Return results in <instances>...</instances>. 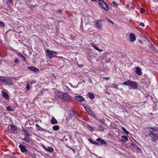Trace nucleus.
I'll list each match as a JSON object with an SVG mask.
<instances>
[{
    "label": "nucleus",
    "instance_id": "obj_1",
    "mask_svg": "<svg viewBox=\"0 0 158 158\" xmlns=\"http://www.w3.org/2000/svg\"><path fill=\"white\" fill-rule=\"evenodd\" d=\"M56 95L60 98L66 101H70L72 100V97L66 93H63L60 91L56 93Z\"/></svg>",
    "mask_w": 158,
    "mask_h": 158
},
{
    "label": "nucleus",
    "instance_id": "obj_2",
    "mask_svg": "<svg viewBox=\"0 0 158 158\" xmlns=\"http://www.w3.org/2000/svg\"><path fill=\"white\" fill-rule=\"evenodd\" d=\"M123 85L131 86L134 88H136L137 86L136 82L131 80H128L127 81L123 82Z\"/></svg>",
    "mask_w": 158,
    "mask_h": 158
},
{
    "label": "nucleus",
    "instance_id": "obj_3",
    "mask_svg": "<svg viewBox=\"0 0 158 158\" xmlns=\"http://www.w3.org/2000/svg\"><path fill=\"white\" fill-rule=\"evenodd\" d=\"M12 78L15 79L16 80L15 77H5V80L3 82V84L6 85H13L12 81Z\"/></svg>",
    "mask_w": 158,
    "mask_h": 158
},
{
    "label": "nucleus",
    "instance_id": "obj_4",
    "mask_svg": "<svg viewBox=\"0 0 158 158\" xmlns=\"http://www.w3.org/2000/svg\"><path fill=\"white\" fill-rule=\"evenodd\" d=\"M98 4L101 7L106 11L109 10V6L103 0H98Z\"/></svg>",
    "mask_w": 158,
    "mask_h": 158
},
{
    "label": "nucleus",
    "instance_id": "obj_5",
    "mask_svg": "<svg viewBox=\"0 0 158 158\" xmlns=\"http://www.w3.org/2000/svg\"><path fill=\"white\" fill-rule=\"evenodd\" d=\"M47 56H48L50 59L54 57L57 55V52L54 51H50L49 49H47L46 50Z\"/></svg>",
    "mask_w": 158,
    "mask_h": 158
},
{
    "label": "nucleus",
    "instance_id": "obj_6",
    "mask_svg": "<svg viewBox=\"0 0 158 158\" xmlns=\"http://www.w3.org/2000/svg\"><path fill=\"white\" fill-rule=\"evenodd\" d=\"M148 135L153 141H156L158 140V135L157 133L150 131V133H149Z\"/></svg>",
    "mask_w": 158,
    "mask_h": 158
},
{
    "label": "nucleus",
    "instance_id": "obj_7",
    "mask_svg": "<svg viewBox=\"0 0 158 158\" xmlns=\"http://www.w3.org/2000/svg\"><path fill=\"white\" fill-rule=\"evenodd\" d=\"M102 20H97L95 21V25L99 29H102Z\"/></svg>",
    "mask_w": 158,
    "mask_h": 158
},
{
    "label": "nucleus",
    "instance_id": "obj_8",
    "mask_svg": "<svg viewBox=\"0 0 158 158\" xmlns=\"http://www.w3.org/2000/svg\"><path fill=\"white\" fill-rule=\"evenodd\" d=\"M147 128L149 133H150V131H152V132L154 133H156L158 131V127H148Z\"/></svg>",
    "mask_w": 158,
    "mask_h": 158
},
{
    "label": "nucleus",
    "instance_id": "obj_9",
    "mask_svg": "<svg viewBox=\"0 0 158 158\" xmlns=\"http://www.w3.org/2000/svg\"><path fill=\"white\" fill-rule=\"evenodd\" d=\"M130 40L132 42H134L136 40L135 36V34L131 33L130 34Z\"/></svg>",
    "mask_w": 158,
    "mask_h": 158
},
{
    "label": "nucleus",
    "instance_id": "obj_10",
    "mask_svg": "<svg viewBox=\"0 0 158 158\" xmlns=\"http://www.w3.org/2000/svg\"><path fill=\"white\" fill-rule=\"evenodd\" d=\"M74 98L75 99L81 102L82 101H85L84 98H83V97L81 96H75L74 97Z\"/></svg>",
    "mask_w": 158,
    "mask_h": 158
},
{
    "label": "nucleus",
    "instance_id": "obj_11",
    "mask_svg": "<svg viewBox=\"0 0 158 158\" xmlns=\"http://www.w3.org/2000/svg\"><path fill=\"white\" fill-rule=\"evenodd\" d=\"M19 147L20 149L21 152H26L27 151V149L26 148L25 146H23L22 145H19Z\"/></svg>",
    "mask_w": 158,
    "mask_h": 158
},
{
    "label": "nucleus",
    "instance_id": "obj_12",
    "mask_svg": "<svg viewBox=\"0 0 158 158\" xmlns=\"http://www.w3.org/2000/svg\"><path fill=\"white\" fill-rule=\"evenodd\" d=\"M17 55L18 56H19L21 59V60L23 61H25L26 60V58L23 55H22L21 53L20 52H17Z\"/></svg>",
    "mask_w": 158,
    "mask_h": 158
},
{
    "label": "nucleus",
    "instance_id": "obj_13",
    "mask_svg": "<svg viewBox=\"0 0 158 158\" xmlns=\"http://www.w3.org/2000/svg\"><path fill=\"white\" fill-rule=\"evenodd\" d=\"M96 140L97 141L99 142L100 143H102L103 144H107V143H106V141H105L103 139H101L100 138H98L96 139Z\"/></svg>",
    "mask_w": 158,
    "mask_h": 158
},
{
    "label": "nucleus",
    "instance_id": "obj_14",
    "mask_svg": "<svg viewBox=\"0 0 158 158\" xmlns=\"http://www.w3.org/2000/svg\"><path fill=\"white\" fill-rule=\"evenodd\" d=\"M51 122L52 124H56L58 123V121L54 117H52V119L51 120Z\"/></svg>",
    "mask_w": 158,
    "mask_h": 158
},
{
    "label": "nucleus",
    "instance_id": "obj_15",
    "mask_svg": "<svg viewBox=\"0 0 158 158\" xmlns=\"http://www.w3.org/2000/svg\"><path fill=\"white\" fill-rule=\"evenodd\" d=\"M121 141L123 142H126L128 140V137L125 136L123 135L121 137Z\"/></svg>",
    "mask_w": 158,
    "mask_h": 158
},
{
    "label": "nucleus",
    "instance_id": "obj_16",
    "mask_svg": "<svg viewBox=\"0 0 158 158\" xmlns=\"http://www.w3.org/2000/svg\"><path fill=\"white\" fill-rule=\"evenodd\" d=\"M22 131L25 134L27 137H29L31 135L29 134L27 131L24 128L22 129Z\"/></svg>",
    "mask_w": 158,
    "mask_h": 158
},
{
    "label": "nucleus",
    "instance_id": "obj_17",
    "mask_svg": "<svg viewBox=\"0 0 158 158\" xmlns=\"http://www.w3.org/2000/svg\"><path fill=\"white\" fill-rule=\"evenodd\" d=\"M47 151L50 152H52L54 151L53 149L51 147H48V148H47L46 147L44 148Z\"/></svg>",
    "mask_w": 158,
    "mask_h": 158
},
{
    "label": "nucleus",
    "instance_id": "obj_18",
    "mask_svg": "<svg viewBox=\"0 0 158 158\" xmlns=\"http://www.w3.org/2000/svg\"><path fill=\"white\" fill-rule=\"evenodd\" d=\"M150 44H148V46L152 50H153L154 51H156V49L155 48V47L153 45L152 43L151 42H150Z\"/></svg>",
    "mask_w": 158,
    "mask_h": 158
},
{
    "label": "nucleus",
    "instance_id": "obj_19",
    "mask_svg": "<svg viewBox=\"0 0 158 158\" xmlns=\"http://www.w3.org/2000/svg\"><path fill=\"white\" fill-rule=\"evenodd\" d=\"M36 130L37 131H43L44 130L43 128H41L38 124L35 125Z\"/></svg>",
    "mask_w": 158,
    "mask_h": 158
},
{
    "label": "nucleus",
    "instance_id": "obj_20",
    "mask_svg": "<svg viewBox=\"0 0 158 158\" xmlns=\"http://www.w3.org/2000/svg\"><path fill=\"white\" fill-rule=\"evenodd\" d=\"M59 126L57 125H55L52 127V128L54 131L58 130L59 129Z\"/></svg>",
    "mask_w": 158,
    "mask_h": 158
},
{
    "label": "nucleus",
    "instance_id": "obj_21",
    "mask_svg": "<svg viewBox=\"0 0 158 158\" xmlns=\"http://www.w3.org/2000/svg\"><path fill=\"white\" fill-rule=\"evenodd\" d=\"M135 72L139 76L141 75L142 73L141 70H135Z\"/></svg>",
    "mask_w": 158,
    "mask_h": 158
},
{
    "label": "nucleus",
    "instance_id": "obj_22",
    "mask_svg": "<svg viewBox=\"0 0 158 158\" xmlns=\"http://www.w3.org/2000/svg\"><path fill=\"white\" fill-rule=\"evenodd\" d=\"M5 77H6L0 76V83L2 82L3 83Z\"/></svg>",
    "mask_w": 158,
    "mask_h": 158
},
{
    "label": "nucleus",
    "instance_id": "obj_23",
    "mask_svg": "<svg viewBox=\"0 0 158 158\" xmlns=\"http://www.w3.org/2000/svg\"><path fill=\"white\" fill-rule=\"evenodd\" d=\"M91 46H92L95 49L98 50L99 51H102V50L99 49L96 46V45H95L94 44H91Z\"/></svg>",
    "mask_w": 158,
    "mask_h": 158
},
{
    "label": "nucleus",
    "instance_id": "obj_24",
    "mask_svg": "<svg viewBox=\"0 0 158 158\" xmlns=\"http://www.w3.org/2000/svg\"><path fill=\"white\" fill-rule=\"evenodd\" d=\"M11 128L13 131H15L16 130L17 128L14 125H11Z\"/></svg>",
    "mask_w": 158,
    "mask_h": 158
},
{
    "label": "nucleus",
    "instance_id": "obj_25",
    "mask_svg": "<svg viewBox=\"0 0 158 158\" xmlns=\"http://www.w3.org/2000/svg\"><path fill=\"white\" fill-rule=\"evenodd\" d=\"M94 98V96L93 94L89 93V98L93 99Z\"/></svg>",
    "mask_w": 158,
    "mask_h": 158
},
{
    "label": "nucleus",
    "instance_id": "obj_26",
    "mask_svg": "<svg viewBox=\"0 0 158 158\" xmlns=\"http://www.w3.org/2000/svg\"><path fill=\"white\" fill-rule=\"evenodd\" d=\"M28 137H27L25 136L23 139L25 140L26 142H28L30 141V140Z\"/></svg>",
    "mask_w": 158,
    "mask_h": 158
},
{
    "label": "nucleus",
    "instance_id": "obj_27",
    "mask_svg": "<svg viewBox=\"0 0 158 158\" xmlns=\"http://www.w3.org/2000/svg\"><path fill=\"white\" fill-rule=\"evenodd\" d=\"M6 110L9 111H13V109L12 108H11V107L10 106H8L6 108Z\"/></svg>",
    "mask_w": 158,
    "mask_h": 158
},
{
    "label": "nucleus",
    "instance_id": "obj_28",
    "mask_svg": "<svg viewBox=\"0 0 158 158\" xmlns=\"http://www.w3.org/2000/svg\"><path fill=\"white\" fill-rule=\"evenodd\" d=\"M2 94L4 97H5L6 98H8L9 96L5 92L3 93Z\"/></svg>",
    "mask_w": 158,
    "mask_h": 158
},
{
    "label": "nucleus",
    "instance_id": "obj_29",
    "mask_svg": "<svg viewBox=\"0 0 158 158\" xmlns=\"http://www.w3.org/2000/svg\"><path fill=\"white\" fill-rule=\"evenodd\" d=\"M5 26V24L4 23L0 21V27H4Z\"/></svg>",
    "mask_w": 158,
    "mask_h": 158
},
{
    "label": "nucleus",
    "instance_id": "obj_30",
    "mask_svg": "<svg viewBox=\"0 0 158 158\" xmlns=\"http://www.w3.org/2000/svg\"><path fill=\"white\" fill-rule=\"evenodd\" d=\"M89 142H91L92 143L94 144H98V143L97 142L95 141H93V140L91 139H89Z\"/></svg>",
    "mask_w": 158,
    "mask_h": 158
},
{
    "label": "nucleus",
    "instance_id": "obj_31",
    "mask_svg": "<svg viewBox=\"0 0 158 158\" xmlns=\"http://www.w3.org/2000/svg\"><path fill=\"white\" fill-rule=\"evenodd\" d=\"M122 129L123 131L126 132L127 134H129V132L124 127H122Z\"/></svg>",
    "mask_w": 158,
    "mask_h": 158
},
{
    "label": "nucleus",
    "instance_id": "obj_32",
    "mask_svg": "<svg viewBox=\"0 0 158 158\" xmlns=\"http://www.w3.org/2000/svg\"><path fill=\"white\" fill-rule=\"evenodd\" d=\"M34 73H38L39 72V70H31Z\"/></svg>",
    "mask_w": 158,
    "mask_h": 158
},
{
    "label": "nucleus",
    "instance_id": "obj_33",
    "mask_svg": "<svg viewBox=\"0 0 158 158\" xmlns=\"http://www.w3.org/2000/svg\"><path fill=\"white\" fill-rule=\"evenodd\" d=\"M89 115H91L94 117H95V114L91 111L89 110Z\"/></svg>",
    "mask_w": 158,
    "mask_h": 158
},
{
    "label": "nucleus",
    "instance_id": "obj_34",
    "mask_svg": "<svg viewBox=\"0 0 158 158\" xmlns=\"http://www.w3.org/2000/svg\"><path fill=\"white\" fill-rule=\"evenodd\" d=\"M83 107L85 109V110L89 114V108L86 107L85 106H83Z\"/></svg>",
    "mask_w": 158,
    "mask_h": 158
},
{
    "label": "nucleus",
    "instance_id": "obj_35",
    "mask_svg": "<svg viewBox=\"0 0 158 158\" xmlns=\"http://www.w3.org/2000/svg\"><path fill=\"white\" fill-rule=\"evenodd\" d=\"M112 87H113L114 88H116L118 89V87L117 85L115 84H113L112 86Z\"/></svg>",
    "mask_w": 158,
    "mask_h": 158
},
{
    "label": "nucleus",
    "instance_id": "obj_36",
    "mask_svg": "<svg viewBox=\"0 0 158 158\" xmlns=\"http://www.w3.org/2000/svg\"><path fill=\"white\" fill-rule=\"evenodd\" d=\"M26 88L27 90L29 89H30V86L29 84L28 83H27V85L26 86Z\"/></svg>",
    "mask_w": 158,
    "mask_h": 158
},
{
    "label": "nucleus",
    "instance_id": "obj_37",
    "mask_svg": "<svg viewBox=\"0 0 158 158\" xmlns=\"http://www.w3.org/2000/svg\"><path fill=\"white\" fill-rule=\"evenodd\" d=\"M27 69H38L37 68H34L32 66H31L27 68Z\"/></svg>",
    "mask_w": 158,
    "mask_h": 158
},
{
    "label": "nucleus",
    "instance_id": "obj_38",
    "mask_svg": "<svg viewBox=\"0 0 158 158\" xmlns=\"http://www.w3.org/2000/svg\"><path fill=\"white\" fill-rule=\"evenodd\" d=\"M140 12L142 13H143L145 12V10L143 8H141L140 9Z\"/></svg>",
    "mask_w": 158,
    "mask_h": 158
},
{
    "label": "nucleus",
    "instance_id": "obj_39",
    "mask_svg": "<svg viewBox=\"0 0 158 158\" xmlns=\"http://www.w3.org/2000/svg\"><path fill=\"white\" fill-rule=\"evenodd\" d=\"M112 3L113 4H114V5L116 6V7H117L118 6V5L114 1H113L112 2Z\"/></svg>",
    "mask_w": 158,
    "mask_h": 158
},
{
    "label": "nucleus",
    "instance_id": "obj_40",
    "mask_svg": "<svg viewBox=\"0 0 158 158\" xmlns=\"http://www.w3.org/2000/svg\"><path fill=\"white\" fill-rule=\"evenodd\" d=\"M68 118L70 119L72 117V115L71 114H68Z\"/></svg>",
    "mask_w": 158,
    "mask_h": 158
},
{
    "label": "nucleus",
    "instance_id": "obj_41",
    "mask_svg": "<svg viewBox=\"0 0 158 158\" xmlns=\"http://www.w3.org/2000/svg\"><path fill=\"white\" fill-rule=\"evenodd\" d=\"M100 121L102 123L104 124L105 122L104 120L103 119H102V118H100Z\"/></svg>",
    "mask_w": 158,
    "mask_h": 158
},
{
    "label": "nucleus",
    "instance_id": "obj_42",
    "mask_svg": "<svg viewBox=\"0 0 158 158\" xmlns=\"http://www.w3.org/2000/svg\"><path fill=\"white\" fill-rule=\"evenodd\" d=\"M12 0H6V2L8 3H12Z\"/></svg>",
    "mask_w": 158,
    "mask_h": 158
},
{
    "label": "nucleus",
    "instance_id": "obj_43",
    "mask_svg": "<svg viewBox=\"0 0 158 158\" xmlns=\"http://www.w3.org/2000/svg\"><path fill=\"white\" fill-rule=\"evenodd\" d=\"M106 19L109 22L111 23L112 24H113V23H114V22H113L112 21H111L109 19L107 18Z\"/></svg>",
    "mask_w": 158,
    "mask_h": 158
},
{
    "label": "nucleus",
    "instance_id": "obj_44",
    "mask_svg": "<svg viewBox=\"0 0 158 158\" xmlns=\"http://www.w3.org/2000/svg\"><path fill=\"white\" fill-rule=\"evenodd\" d=\"M94 129H93V128L91 127H90L89 126V131H94Z\"/></svg>",
    "mask_w": 158,
    "mask_h": 158
},
{
    "label": "nucleus",
    "instance_id": "obj_45",
    "mask_svg": "<svg viewBox=\"0 0 158 158\" xmlns=\"http://www.w3.org/2000/svg\"><path fill=\"white\" fill-rule=\"evenodd\" d=\"M140 25L142 26L143 27H144V24L143 22H141L140 23Z\"/></svg>",
    "mask_w": 158,
    "mask_h": 158
},
{
    "label": "nucleus",
    "instance_id": "obj_46",
    "mask_svg": "<svg viewBox=\"0 0 158 158\" xmlns=\"http://www.w3.org/2000/svg\"><path fill=\"white\" fill-rule=\"evenodd\" d=\"M57 12L59 13H62V11L61 10H59L57 11Z\"/></svg>",
    "mask_w": 158,
    "mask_h": 158
},
{
    "label": "nucleus",
    "instance_id": "obj_47",
    "mask_svg": "<svg viewBox=\"0 0 158 158\" xmlns=\"http://www.w3.org/2000/svg\"><path fill=\"white\" fill-rule=\"evenodd\" d=\"M103 78L106 80H108L110 79L109 77H103Z\"/></svg>",
    "mask_w": 158,
    "mask_h": 158
},
{
    "label": "nucleus",
    "instance_id": "obj_48",
    "mask_svg": "<svg viewBox=\"0 0 158 158\" xmlns=\"http://www.w3.org/2000/svg\"><path fill=\"white\" fill-rule=\"evenodd\" d=\"M15 62L16 63L18 62V60L17 59H15Z\"/></svg>",
    "mask_w": 158,
    "mask_h": 158
},
{
    "label": "nucleus",
    "instance_id": "obj_49",
    "mask_svg": "<svg viewBox=\"0 0 158 158\" xmlns=\"http://www.w3.org/2000/svg\"><path fill=\"white\" fill-rule=\"evenodd\" d=\"M135 68L136 69H141L140 67H135Z\"/></svg>",
    "mask_w": 158,
    "mask_h": 158
},
{
    "label": "nucleus",
    "instance_id": "obj_50",
    "mask_svg": "<svg viewBox=\"0 0 158 158\" xmlns=\"http://www.w3.org/2000/svg\"><path fill=\"white\" fill-rule=\"evenodd\" d=\"M154 2H158V0H152Z\"/></svg>",
    "mask_w": 158,
    "mask_h": 158
},
{
    "label": "nucleus",
    "instance_id": "obj_51",
    "mask_svg": "<svg viewBox=\"0 0 158 158\" xmlns=\"http://www.w3.org/2000/svg\"><path fill=\"white\" fill-rule=\"evenodd\" d=\"M29 82L30 83V84H32L33 83H35V82L34 81H33V82H30V81H29Z\"/></svg>",
    "mask_w": 158,
    "mask_h": 158
},
{
    "label": "nucleus",
    "instance_id": "obj_52",
    "mask_svg": "<svg viewBox=\"0 0 158 158\" xmlns=\"http://www.w3.org/2000/svg\"><path fill=\"white\" fill-rule=\"evenodd\" d=\"M71 149L74 152H74V151H75V150H74V149H73V148H71Z\"/></svg>",
    "mask_w": 158,
    "mask_h": 158
},
{
    "label": "nucleus",
    "instance_id": "obj_53",
    "mask_svg": "<svg viewBox=\"0 0 158 158\" xmlns=\"http://www.w3.org/2000/svg\"><path fill=\"white\" fill-rule=\"evenodd\" d=\"M82 65H79L78 66L80 68L82 66Z\"/></svg>",
    "mask_w": 158,
    "mask_h": 158
},
{
    "label": "nucleus",
    "instance_id": "obj_54",
    "mask_svg": "<svg viewBox=\"0 0 158 158\" xmlns=\"http://www.w3.org/2000/svg\"><path fill=\"white\" fill-rule=\"evenodd\" d=\"M15 52L17 55V53L19 52L15 50Z\"/></svg>",
    "mask_w": 158,
    "mask_h": 158
},
{
    "label": "nucleus",
    "instance_id": "obj_55",
    "mask_svg": "<svg viewBox=\"0 0 158 158\" xmlns=\"http://www.w3.org/2000/svg\"><path fill=\"white\" fill-rule=\"evenodd\" d=\"M127 7L128 8L129 7V4H127L126 5Z\"/></svg>",
    "mask_w": 158,
    "mask_h": 158
},
{
    "label": "nucleus",
    "instance_id": "obj_56",
    "mask_svg": "<svg viewBox=\"0 0 158 158\" xmlns=\"http://www.w3.org/2000/svg\"><path fill=\"white\" fill-rule=\"evenodd\" d=\"M28 6L29 7V8H30V10H32V8H31V7H30L29 6Z\"/></svg>",
    "mask_w": 158,
    "mask_h": 158
},
{
    "label": "nucleus",
    "instance_id": "obj_57",
    "mask_svg": "<svg viewBox=\"0 0 158 158\" xmlns=\"http://www.w3.org/2000/svg\"><path fill=\"white\" fill-rule=\"evenodd\" d=\"M139 42L140 43L142 44V41L141 40H139Z\"/></svg>",
    "mask_w": 158,
    "mask_h": 158
},
{
    "label": "nucleus",
    "instance_id": "obj_58",
    "mask_svg": "<svg viewBox=\"0 0 158 158\" xmlns=\"http://www.w3.org/2000/svg\"><path fill=\"white\" fill-rule=\"evenodd\" d=\"M97 0H91V1L93 2H95L96 1H97Z\"/></svg>",
    "mask_w": 158,
    "mask_h": 158
},
{
    "label": "nucleus",
    "instance_id": "obj_59",
    "mask_svg": "<svg viewBox=\"0 0 158 158\" xmlns=\"http://www.w3.org/2000/svg\"><path fill=\"white\" fill-rule=\"evenodd\" d=\"M87 96H88V97H89V93H88V94H87Z\"/></svg>",
    "mask_w": 158,
    "mask_h": 158
}]
</instances>
